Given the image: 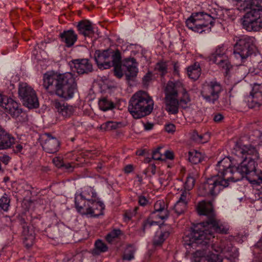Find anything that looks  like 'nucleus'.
<instances>
[{
	"label": "nucleus",
	"mask_w": 262,
	"mask_h": 262,
	"mask_svg": "<svg viewBox=\"0 0 262 262\" xmlns=\"http://www.w3.org/2000/svg\"><path fill=\"white\" fill-rule=\"evenodd\" d=\"M155 225H159V222L157 221L152 220L149 217L144 221L142 225L143 234L141 235H143L146 229H148L151 226Z\"/></svg>",
	"instance_id": "obj_44"
},
{
	"label": "nucleus",
	"mask_w": 262,
	"mask_h": 262,
	"mask_svg": "<svg viewBox=\"0 0 262 262\" xmlns=\"http://www.w3.org/2000/svg\"><path fill=\"white\" fill-rule=\"evenodd\" d=\"M213 62L218 65L220 68L224 69L226 74H228V71L232 68V66L231 65L228 59V57H226V59L223 58L222 59L217 60L216 61Z\"/></svg>",
	"instance_id": "obj_37"
},
{
	"label": "nucleus",
	"mask_w": 262,
	"mask_h": 262,
	"mask_svg": "<svg viewBox=\"0 0 262 262\" xmlns=\"http://www.w3.org/2000/svg\"><path fill=\"white\" fill-rule=\"evenodd\" d=\"M121 53L118 49H116V76L121 78L125 73L126 79L133 80L138 73V63L134 58L126 59L122 64Z\"/></svg>",
	"instance_id": "obj_7"
},
{
	"label": "nucleus",
	"mask_w": 262,
	"mask_h": 262,
	"mask_svg": "<svg viewBox=\"0 0 262 262\" xmlns=\"http://www.w3.org/2000/svg\"><path fill=\"white\" fill-rule=\"evenodd\" d=\"M195 180L193 177L189 176L187 177L184 184L185 190L189 191L194 185Z\"/></svg>",
	"instance_id": "obj_47"
},
{
	"label": "nucleus",
	"mask_w": 262,
	"mask_h": 262,
	"mask_svg": "<svg viewBox=\"0 0 262 262\" xmlns=\"http://www.w3.org/2000/svg\"><path fill=\"white\" fill-rule=\"evenodd\" d=\"M88 200L82 198L81 196L76 195L75 198V204L76 208L78 212L82 215H85L88 207L89 206Z\"/></svg>",
	"instance_id": "obj_23"
},
{
	"label": "nucleus",
	"mask_w": 262,
	"mask_h": 262,
	"mask_svg": "<svg viewBox=\"0 0 262 262\" xmlns=\"http://www.w3.org/2000/svg\"><path fill=\"white\" fill-rule=\"evenodd\" d=\"M108 249V246L101 239H98L95 241V248L92 251V254L98 255L101 253L106 252Z\"/></svg>",
	"instance_id": "obj_27"
},
{
	"label": "nucleus",
	"mask_w": 262,
	"mask_h": 262,
	"mask_svg": "<svg viewBox=\"0 0 262 262\" xmlns=\"http://www.w3.org/2000/svg\"><path fill=\"white\" fill-rule=\"evenodd\" d=\"M199 262H221V260L217 255L212 254L210 256L201 257Z\"/></svg>",
	"instance_id": "obj_45"
},
{
	"label": "nucleus",
	"mask_w": 262,
	"mask_h": 262,
	"mask_svg": "<svg viewBox=\"0 0 262 262\" xmlns=\"http://www.w3.org/2000/svg\"><path fill=\"white\" fill-rule=\"evenodd\" d=\"M138 203L140 205L144 206L148 204V200L144 196L140 195L138 197Z\"/></svg>",
	"instance_id": "obj_58"
},
{
	"label": "nucleus",
	"mask_w": 262,
	"mask_h": 262,
	"mask_svg": "<svg viewBox=\"0 0 262 262\" xmlns=\"http://www.w3.org/2000/svg\"><path fill=\"white\" fill-rule=\"evenodd\" d=\"M2 108L7 110V112L14 118L18 117L22 112L19 104L12 99L8 97Z\"/></svg>",
	"instance_id": "obj_19"
},
{
	"label": "nucleus",
	"mask_w": 262,
	"mask_h": 262,
	"mask_svg": "<svg viewBox=\"0 0 262 262\" xmlns=\"http://www.w3.org/2000/svg\"><path fill=\"white\" fill-rule=\"evenodd\" d=\"M250 94L255 96L259 101L262 100V84L254 83Z\"/></svg>",
	"instance_id": "obj_35"
},
{
	"label": "nucleus",
	"mask_w": 262,
	"mask_h": 262,
	"mask_svg": "<svg viewBox=\"0 0 262 262\" xmlns=\"http://www.w3.org/2000/svg\"><path fill=\"white\" fill-rule=\"evenodd\" d=\"M53 162L54 164L58 167H61L63 165V162L60 161L58 158H54Z\"/></svg>",
	"instance_id": "obj_62"
},
{
	"label": "nucleus",
	"mask_w": 262,
	"mask_h": 262,
	"mask_svg": "<svg viewBox=\"0 0 262 262\" xmlns=\"http://www.w3.org/2000/svg\"><path fill=\"white\" fill-rule=\"evenodd\" d=\"M104 209L103 204L98 200V198L90 201L89 206L88 207L85 215L90 217H97L102 214Z\"/></svg>",
	"instance_id": "obj_16"
},
{
	"label": "nucleus",
	"mask_w": 262,
	"mask_h": 262,
	"mask_svg": "<svg viewBox=\"0 0 262 262\" xmlns=\"http://www.w3.org/2000/svg\"><path fill=\"white\" fill-rule=\"evenodd\" d=\"M14 140V137L0 124V150L11 147Z\"/></svg>",
	"instance_id": "obj_15"
},
{
	"label": "nucleus",
	"mask_w": 262,
	"mask_h": 262,
	"mask_svg": "<svg viewBox=\"0 0 262 262\" xmlns=\"http://www.w3.org/2000/svg\"><path fill=\"white\" fill-rule=\"evenodd\" d=\"M217 252H221L223 253L226 252L229 253V256L230 258H236L238 256V252L236 248L232 246L224 247L221 248L220 250H218Z\"/></svg>",
	"instance_id": "obj_34"
},
{
	"label": "nucleus",
	"mask_w": 262,
	"mask_h": 262,
	"mask_svg": "<svg viewBox=\"0 0 262 262\" xmlns=\"http://www.w3.org/2000/svg\"><path fill=\"white\" fill-rule=\"evenodd\" d=\"M23 233L24 235V243L27 247L30 248L33 244L34 236L32 235V233H29V230L28 226H26L24 225L23 226Z\"/></svg>",
	"instance_id": "obj_29"
},
{
	"label": "nucleus",
	"mask_w": 262,
	"mask_h": 262,
	"mask_svg": "<svg viewBox=\"0 0 262 262\" xmlns=\"http://www.w3.org/2000/svg\"><path fill=\"white\" fill-rule=\"evenodd\" d=\"M162 149L161 147H158L155 150L153 151L152 158L155 160H164L163 158L162 155L160 152V150Z\"/></svg>",
	"instance_id": "obj_53"
},
{
	"label": "nucleus",
	"mask_w": 262,
	"mask_h": 262,
	"mask_svg": "<svg viewBox=\"0 0 262 262\" xmlns=\"http://www.w3.org/2000/svg\"><path fill=\"white\" fill-rule=\"evenodd\" d=\"M41 144L43 149L50 154L56 153L59 149L60 142L55 137L49 133H45L41 137Z\"/></svg>",
	"instance_id": "obj_14"
},
{
	"label": "nucleus",
	"mask_w": 262,
	"mask_h": 262,
	"mask_svg": "<svg viewBox=\"0 0 262 262\" xmlns=\"http://www.w3.org/2000/svg\"><path fill=\"white\" fill-rule=\"evenodd\" d=\"M152 73L148 72L143 77L142 81L144 85H147L149 82L151 80Z\"/></svg>",
	"instance_id": "obj_55"
},
{
	"label": "nucleus",
	"mask_w": 262,
	"mask_h": 262,
	"mask_svg": "<svg viewBox=\"0 0 262 262\" xmlns=\"http://www.w3.org/2000/svg\"><path fill=\"white\" fill-rule=\"evenodd\" d=\"M69 65L79 75L88 74L93 70L92 63L86 58L73 59L69 62Z\"/></svg>",
	"instance_id": "obj_13"
},
{
	"label": "nucleus",
	"mask_w": 262,
	"mask_h": 262,
	"mask_svg": "<svg viewBox=\"0 0 262 262\" xmlns=\"http://www.w3.org/2000/svg\"><path fill=\"white\" fill-rule=\"evenodd\" d=\"M98 105L100 109L103 111H106L114 107V103L106 97L101 98L98 102Z\"/></svg>",
	"instance_id": "obj_32"
},
{
	"label": "nucleus",
	"mask_w": 262,
	"mask_h": 262,
	"mask_svg": "<svg viewBox=\"0 0 262 262\" xmlns=\"http://www.w3.org/2000/svg\"><path fill=\"white\" fill-rule=\"evenodd\" d=\"M213 119L215 122H220L224 119V116L220 113L214 114Z\"/></svg>",
	"instance_id": "obj_61"
},
{
	"label": "nucleus",
	"mask_w": 262,
	"mask_h": 262,
	"mask_svg": "<svg viewBox=\"0 0 262 262\" xmlns=\"http://www.w3.org/2000/svg\"><path fill=\"white\" fill-rule=\"evenodd\" d=\"M199 135L196 131H194L192 135H191V139L195 141V142L200 141V140L199 139L200 137H199Z\"/></svg>",
	"instance_id": "obj_63"
},
{
	"label": "nucleus",
	"mask_w": 262,
	"mask_h": 262,
	"mask_svg": "<svg viewBox=\"0 0 262 262\" xmlns=\"http://www.w3.org/2000/svg\"><path fill=\"white\" fill-rule=\"evenodd\" d=\"M223 91L222 84L216 79L205 82L202 86L201 95L203 100L210 104L219 101L221 93Z\"/></svg>",
	"instance_id": "obj_8"
},
{
	"label": "nucleus",
	"mask_w": 262,
	"mask_h": 262,
	"mask_svg": "<svg viewBox=\"0 0 262 262\" xmlns=\"http://www.w3.org/2000/svg\"><path fill=\"white\" fill-rule=\"evenodd\" d=\"M10 199L6 193L0 198V208L5 211L8 210L10 206Z\"/></svg>",
	"instance_id": "obj_42"
},
{
	"label": "nucleus",
	"mask_w": 262,
	"mask_h": 262,
	"mask_svg": "<svg viewBox=\"0 0 262 262\" xmlns=\"http://www.w3.org/2000/svg\"><path fill=\"white\" fill-rule=\"evenodd\" d=\"M155 71L158 72L161 76H165L167 73V65L166 62L160 61L156 63Z\"/></svg>",
	"instance_id": "obj_41"
},
{
	"label": "nucleus",
	"mask_w": 262,
	"mask_h": 262,
	"mask_svg": "<svg viewBox=\"0 0 262 262\" xmlns=\"http://www.w3.org/2000/svg\"><path fill=\"white\" fill-rule=\"evenodd\" d=\"M126 237V236L123 231L120 229H116V243L118 242L117 241L118 238L124 241Z\"/></svg>",
	"instance_id": "obj_54"
},
{
	"label": "nucleus",
	"mask_w": 262,
	"mask_h": 262,
	"mask_svg": "<svg viewBox=\"0 0 262 262\" xmlns=\"http://www.w3.org/2000/svg\"><path fill=\"white\" fill-rule=\"evenodd\" d=\"M61 40L64 42L66 47L70 48L73 46L77 40V35L72 29L64 31L60 34Z\"/></svg>",
	"instance_id": "obj_21"
},
{
	"label": "nucleus",
	"mask_w": 262,
	"mask_h": 262,
	"mask_svg": "<svg viewBox=\"0 0 262 262\" xmlns=\"http://www.w3.org/2000/svg\"><path fill=\"white\" fill-rule=\"evenodd\" d=\"M94 59L100 69H108L115 67V50L111 47L106 50H96Z\"/></svg>",
	"instance_id": "obj_12"
},
{
	"label": "nucleus",
	"mask_w": 262,
	"mask_h": 262,
	"mask_svg": "<svg viewBox=\"0 0 262 262\" xmlns=\"http://www.w3.org/2000/svg\"><path fill=\"white\" fill-rule=\"evenodd\" d=\"M18 94L24 106L29 108H36L39 106L38 98L35 91L27 83L19 84Z\"/></svg>",
	"instance_id": "obj_11"
},
{
	"label": "nucleus",
	"mask_w": 262,
	"mask_h": 262,
	"mask_svg": "<svg viewBox=\"0 0 262 262\" xmlns=\"http://www.w3.org/2000/svg\"><path fill=\"white\" fill-rule=\"evenodd\" d=\"M88 200L82 198L81 196L76 195L75 198V204L76 208L78 212L82 215H85L88 207L89 206Z\"/></svg>",
	"instance_id": "obj_24"
},
{
	"label": "nucleus",
	"mask_w": 262,
	"mask_h": 262,
	"mask_svg": "<svg viewBox=\"0 0 262 262\" xmlns=\"http://www.w3.org/2000/svg\"><path fill=\"white\" fill-rule=\"evenodd\" d=\"M78 195L87 200L88 202L97 198L96 193L94 192L93 190L90 187L88 188Z\"/></svg>",
	"instance_id": "obj_36"
},
{
	"label": "nucleus",
	"mask_w": 262,
	"mask_h": 262,
	"mask_svg": "<svg viewBox=\"0 0 262 262\" xmlns=\"http://www.w3.org/2000/svg\"><path fill=\"white\" fill-rule=\"evenodd\" d=\"M190 199V193L189 192V191L185 189L181 192L180 196L178 200L188 204Z\"/></svg>",
	"instance_id": "obj_49"
},
{
	"label": "nucleus",
	"mask_w": 262,
	"mask_h": 262,
	"mask_svg": "<svg viewBox=\"0 0 262 262\" xmlns=\"http://www.w3.org/2000/svg\"><path fill=\"white\" fill-rule=\"evenodd\" d=\"M43 86L49 93L66 99L72 98L77 88L74 74L71 72H47L43 75Z\"/></svg>",
	"instance_id": "obj_4"
},
{
	"label": "nucleus",
	"mask_w": 262,
	"mask_h": 262,
	"mask_svg": "<svg viewBox=\"0 0 262 262\" xmlns=\"http://www.w3.org/2000/svg\"><path fill=\"white\" fill-rule=\"evenodd\" d=\"M169 234L168 231L157 232L153 239V245L156 247L161 246Z\"/></svg>",
	"instance_id": "obj_28"
},
{
	"label": "nucleus",
	"mask_w": 262,
	"mask_h": 262,
	"mask_svg": "<svg viewBox=\"0 0 262 262\" xmlns=\"http://www.w3.org/2000/svg\"><path fill=\"white\" fill-rule=\"evenodd\" d=\"M183 84L179 81H168L165 89V97L177 98L178 93L184 91Z\"/></svg>",
	"instance_id": "obj_17"
},
{
	"label": "nucleus",
	"mask_w": 262,
	"mask_h": 262,
	"mask_svg": "<svg viewBox=\"0 0 262 262\" xmlns=\"http://www.w3.org/2000/svg\"><path fill=\"white\" fill-rule=\"evenodd\" d=\"M247 102L248 107L250 108H253L259 107L262 104V100L260 101H257L258 99L255 98V96L250 94L247 97Z\"/></svg>",
	"instance_id": "obj_39"
},
{
	"label": "nucleus",
	"mask_w": 262,
	"mask_h": 262,
	"mask_svg": "<svg viewBox=\"0 0 262 262\" xmlns=\"http://www.w3.org/2000/svg\"><path fill=\"white\" fill-rule=\"evenodd\" d=\"M213 21L211 15L203 12L192 13L186 21V25L192 31L202 33L209 25L212 26Z\"/></svg>",
	"instance_id": "obj_10"
},
{
	"label": "nucleus",
	"mask_w": 262,
	"mask_h": 262,
	"mask_svg": "<svg viewBox=\"0 0 262 262\" xmlns=\"http://www.w3.org/2000/svg\"><path fill=\"white\" fill-rule=\"evenodd\" d=\"M237 9L247 12L241 19L244 29L249 32L262 29V0H245Z\"/></svg>",
	"instance_id": "obj_5"
},
{
	"label": "nucleus",
	"mask_w": 262,
	"mask_h": 262,
	"mask_svg": "<svg viewBox=\"0 0 262 262\" xmlns=\"http://www.w3.org/2000/svg\"><path fill=\"white\" fill-rule=\"evenodd\" d=\"M236 158L234 156L231 159L230 157H226L217 162L215 167L217 173L208 178L200 185L199 188L200 195L216 196L222 190L228 187L230 182H235L244 178L245 176H243L236 169Z\"/></svg>",
	"instance_id": "obj_2"
},
{
	"label": "nucleus",
	"mask_w": 262,
	"mask_h": 262,
	"mask_svg": "<svg viewBox=\"0 0 262 262\" xmlns=\"http://www.w3.org/2000/svg\"><path fill=\"white\" fill-rule=\"evenodd\" d=\"M166 110L171 114L178 113L179 101L177 98L165 97Z\"/></svg>",
	"instance_id": "obj_25"
},
{
	"label": "nucleus",
	"mask_w": 262,
	"mask_h": 262,
	"mask_svg": "<svg viewBox=\"0 0 262 262\" xmlns=\"http://www.w3.org/2000/svg\"><path fill=\"white\" fill-rule=\"evenodd\" d=\"M223 20H226L228 18L233 20L235 18V15H234V10L233 9H223Z\"/></svg>",
	"instance_id": "obj_51"
},
{
	"label": "nucleus",
	"mask_w": 262,
	"mask_h": 262,
	"mask_svg": "<svg viewBox=\"0 0 262 262\" xmlns=\"http://www.w3.org/2000/svg\"><path fill=\"white\" fill-rule=\"evenodd\" d=\"M227 47L224 44L217 46L215 51L210 56V60L212 62L216 61L217 60L226 59L227 55Z\"/></svg>",
	"instance_id": "obj_22"
},
{
	"label": "nucleus",
	"mask_w": 262,
	"mask_h": 262,
	"mask_svg": "<svg viewBox=\"0 0 262 262\" xmlns=\"http://www.w3.org/2000/svg\"><path fill=\"white\" fill-rule=\"evenodd\" d=\"M53 105L58 113L66 118L71 117L74 111V107L72 105L63 100H55L53 102Z\"/></svg>",
	"instance_id": "obj_18"
},
{
	"label": "nucleus",
	"mask_w": 262,
	"mask_h": 262,
	"mask_svg": "<svg viewBox=\"0 0 262 262\" xmlns=\"http://www.w3.org/2000/svg\"><path fill=\"white\" fill-rule=\"evenodd\" d=\"M169 215H163L162 212H157L153 211L149 216L152 220L156 221L158 219L162 220L167 219Z\"/></svg>",
	"instance_id": "obj_46"
},
{
	"label": "nucleus",
	"mask_w": 262,
	"mask_h": 262,
	"mask_svg": "<svg viewBox=\"0 0 262 262\" xmlns=\"http://www.w3.org/2000/svg\"><path fill=\"white\" fill-rule=\"evenodd\" d=\"M182 96L179 101V106L185 108L187 107V104L190 101V98L189 94L186 90L184 88V91L181 93Z\"/></svg>",
	"instance_id": "obj_40"
},
{
	"label": "nucleus",
	"mask_w": 262,
	"mask_h": 262,
	"mask_svg": "<svg viewBox=\"0 0 262 262\" xmlns=\"http://www.w3.org/2000/svg\"><path fill=\"white\" fill-rule=\"evenodd\" d=\"M201 71L199 63L195 62L187 68V75L190 79L196 80L201 75Z\"/></svg>",
	"instance_id": "obj_26"
},
{
	"label": "nucleus",
	"mask_w": 262,
	"mask_h": 262,
	"mask_svg": "<svg viewBox=\"0 0 262 262\" xmlns=\"http://www.w3.org/2000/svg\"><path fill=\"white\" fill-rule=\"evenodd\" d=\"M165 129L168 133H172L176 130V126L172 123L166 124L165 125Z\"/></svg>",
	"instance_id": "obj_57"
},
{
	"label": "nucleus",
	"mask_w": 262,
	"mask_h": 262,
	"mask_svg": "<svg viewBox=\"0 0 262 262\" xmlns=\"http://www.w3.org/2000/svg\"><path fill=\"white\" fill-rule=\"evenodd\" d=\"M11 160V158L7 155H3L0 156V163L2 162L5 165H7Z\"/></svg>",
	"instance_id": "obj_59"
},
{
	"label": "nucleus",
	"mask_w": 262,
	"mask_h": 262,
	"mask_svg": "<svg viewBox=\"0 0 262 262\" xmlns=\"http://www.w3.org/2000/svg\"><path fill=\"white\" fill-rule=\"evenodd\" d=\"M100 128L104 131H111L115 129V123L113 121H107L101 125Z\"/></svg>",
	"instance_id": "obj_48"
},
{
	"label": "nucleus",
	"mask_w": 262,
	"mask_h": 262,
	"mask_svg": "<svg viewBox=\"0 0 262 262\" xmlns=\"http://www.w3.org/2000/svg\"><path fill=\"white\" fill-rule=\"evenodd\" d=\"M77 28L79 33L85 37H91L94 33L92 23L88 20H83L78 22Z\"/></svg>",
	"instance_id": "obj_20"
},
{
	"label": "nucleus",
	"mask_w": 262,
	"mask_h": 262,
	"mask_svg": "<svg viewBox=\"0 0 262 262\" xmlns=\"http://www.w3.org/2000/svg\"><path fill=\"white\" fill-rule=\"evenodd\" d=\"M173 72L174 74L179 75V65L178 62H174L173 63Z\"/></svg>",
	"instance_id": "obj_64"
},
{
	"label": "nucleus",
	"mask_w": 262,
	"mask_h": 262,
	"mask_svg": "<svg viewBox=\"0 0 262 262\" xmlns=\"http://www.w3.org/2000/svg\"><path fill=\"white\" fill-rule=\"evenodd\" d=\"M14 142L13 145H12V147L10 148H9V149H13V151L14 153L17 154L20 152L23 149V146L21 144H16L17 141L16 140V138L14 137Z\"/></svg>",
	"instance_id": "obj_52"
},
{
	"label": "nucleus",
	"mask_w": 262,
	"mask_h": 262,
	"mask_svg": "<svg viewBox=\"0 0 262 262\" xmlns=\"http://www.w3.org/2000/svg\"><path fill=\"white\" fill-rule=\"evenodd\" d=\"M212 14L213 15H211V17L212 18V20L216 19H223L224 16L223 10H219L216 12V13Z\"/></svg>",
	"instance_id": "obj_56"
},
{
	"label": "nucleus",
	"mask_w": 262,
	"mask_h": 262,
	"mask_svg": "<svg viewBox=\"0 0 262 262\" xmlns=\"http://www.w3.org/2000/svg\"><path fill=\"white\" fill-rule=\"evenodd\" d=\"M138 207H135L133 209L126 210L123 214V220L125 222H128L132 220L137 214Z\"/></svg>",
	"instance_id": "obj_43"
},
{
	"label": "nucleus",
	"mask_w": 262,
	"mask_h": 262,
	"mask_svg": "<svg viewBox=\"0 0 262 262\" xmlns=\"http://www.w3.org/2000/svg\"><path fill=\"white\" fill-rule=\"evenodd\" d=\"M154 105L152 98L147 92L139 91L130 98L128 111L134 119H138L149 115Z\"/></svg>",
	"instance_id": "obj_6"
},
{
	"label": "nucleus",
	"mask_w": 262,
	"mask_h": 262,
	"mask_svg": "<svg viewBox=\"0 0 262 262\" xmlns=\"http://www.w3.org/2000/svg\"><path fill=\"white\" fill-rule=\"evenodd\" d=\"M105 239L109 245L111 246L114 244L115 243V229H113L105 235Z\"/></svg>",
	"instance_id": "obj_50"
},
{
	"label": "nucleus",
	"mask_w": 262,
	"mask_h": 262,
	"mask_svg": "<svg viewBox=\"0 0 262 262\" xmlns=\"http://www.w3.org/2000/svg\"><path fill=\"white\" fill-rule=\"evenodd\" d=\"M233 154L237 158L241 159L239 165L236 169L252 184H259L262 181V173L257 172L256 161L259 155L255 147L251 145L236 144Z\"/></svg>",
	"instance_id": "obj_3"
},
{
	"label": "nucleus",
	"mask_w": 262,
	"mask_h": 262,
	"mask_svg": "<svg viewBox=\"0 0 262 262\" xmlns=\"http://www.w3.org/2000/svg\"><path fill=\"white\" fill-rule=\"evenodd\" d=\"M188 204L178 200L174 206V210L178 215L183 213L187 209Z\"/></svg>",
	"instance_id": "obj_38"
},
{
	"label": "nucleus",
	"mask_w": 262,
	"mask_h": 262,
	"mask_svg": "<svg viewBox=\"0 0 262 262\" xmlns=\"http://www.w3.org/2000/svg\"><path fill=\"white\" fill-rule=\"evenodd\" d=\"M136 250V249L133 245L128 244L126 245L122 256L123 259L127 261L133 259Z\"/></svg>",
	"instance_id": "obj_31"
},
{
	"label": "nucleus",
	"mask_w": 262,
	"mask_h": 262,
	"mask_svg": "<svg viewBox=\"0 0 262 262\" xmlns=\"http://www.w3.org/2000/svg\"><path fill=\"white\" fill-rule=\"evenodd\" d=\"M163 157H164L163 158L164 159V160L165 159L172 160L174 158L173 153L171 151L166 150L164 152V155Z\"/></svg>",
	"instance_id": "obj_60"
},
{
	"label": "nucleus",
	"mask_w": 262,
	"mask_h": 262,
	"mask_svg": "<svg viewBox=\"0 0 262 262\" xmlns=\"http://www.w3.org/2000/svg\"><path fill=\"white\" fill-rule=\"evenodd\" d=\"M200 215L206 216L205 221L194 224L184 237V245L190 247L205 246L214 237V233L223 234L229 233L228 225L217 217L211 202H200L196 207Z\"/></svg>",
	"instance_id": "obj_1"
},
{
	"label": "nucleus",
	"mask_w": 262,
	"mask_h": 262,
	"mask_svg": "<svg viewBox=\"0 0 262 262\" xmlns=\"http://www.w3.org/2000/svg\"><path fill=\"white\" fill-rule=\"evenodd\" d=\"M154 211L162 212L163 215H169L168 210L165 208V204L163 201L159 200L154 205Z\"/></svg>",
	"instance_id": "obj_33"
},
{
	"label": "nucleus",
	"mask_w": 262,
	"mask_h": 262,
	"mask_svg": "<svg viewBox=\"0 0 262 262\" xmlns=\"http://www.w3.org/2000/svg\"><path fill=\"white\" fill-rule=\"evenodd\" d=\"M204 159L202 154L195 150L190 151L188 153V160L193 164L200 163Z\"/></svg>",
	"instance_id": "obj_30"
},
{
	"label": "nucleus",
	"mask_w": 262,
	"mask_h": 262,
	"mask_svg": "<svg viewBox=\"0 0 262 262\" xmlns=\"http://www.w3.org/2000/svg\"><path fill=\"white\" fill-rule=\"evenodd\" d=\"M254 38L243 36L236 41L234 46L233 54L241 62L245 60L253 53Z\"/></svg>",
	"instance_id": "obj_9"
}]
</instances>
